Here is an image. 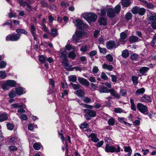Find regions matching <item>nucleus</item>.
Masks as SVG:
<instances>
[{
	"instance_id": "f257e3e1",
	"label": "nucleus",
	"mask_w": 156,
	"mask_h": 156,
	"mask_svg": "<svg viewBox=\"0 0 156 156\" xmlns=\"http://www.w3.org/2000/svg\"><path fill=\"white\" fill-rule=\"evenodd\" d=\"M121 6L117 5L115 7L114 9L109 8L107 11V14L109 18H113L116 15V14H119L121 10Z\"/></svg>"
},
{
	"instance_id": "f03ea898",
	"label": "nucleus",
	"mask_w": 156,
	"mask_h": 156,
	"mask_svg": "<svg viewBox=\"0 0 156 156\" xmlns=\"http://www.w3.org/2000/svg\"><path fill=\"white\" fill-rule=\"evenodd\" d=\"M117 147L116 149L114 146H110L108 144H107L105 146V151L108 153L109 152L118 153L120 151V148L119 145H117Z\"/></svg>"
},
{
	"instance_id": "7ed1b4c3",
	"label": "nucleus",
	"mask_w": 156,
	"mask_h": 156,
	"mask_svg": "<svg viewBox=\"0 0 156 156\" xmlns=\"http://www.w3.org/2000/svg\"><path fill=\"white\" fill-rule=\"evenodd\" d=\"M75 22L76 23V26L78 29L83 30L84 28H88V27L87 24L84 23L80 19H76Z\"/></svg>"
},
{
	"instance_id": "20e7f679",
	"label": "nucleus",
	"mask_w": 156,
	"mask_h": 156,
	"mask_svg": "<svg viewBox=\"0 0 156 156\" xmlns=\"http://www.w3.org/2000/svg\"><path fill=\"white\" fill-rule=\"evenodd\" d=\"M136 107L139 111L142 114H145L148 111L147 106L141 103H137Z\"/></svg>"
},
{
	"instance_id": "39448f33",
	"label": "nucleus",
	"mask_w": 156,
	"mask_h": 156,
	"mask_svg": "<svg viewBox=\"0 0 156 156\" xmlns=\"http://www.w3.org/2000/svg\"><path fill=\"white\" fill-rule=\"evenodd\" d=\"M20 35L19 34L9 35L6 37V40L12 41H17L20 39Z\"/></svg>"
},
{
	"instance_id": "423d86ee",
	"label": "nucleus",
	"mask_w": 156,
	"mask_h": 156,
	"mask_svg": "<svg viewBox=\"0 0 156 156\" xmlns=\"http://www.w3.org/2000/svg\"><path fill=\"white\" fill-rule=\"evenodd\" d=\"M83 36V32L80 31H78L76 32V35L73 36V38L76 41L78 42L79 38Z\"/></svg>"
},
{
	"instance_id": "0eeeda50",
	"label": "nucleus",
	"mask_w": 156,
	"mask_h": 156,
	"mask_svg": "<svg viewBox=\"0 0 156 156\" xmlns=\"http://www.w3.org/2000/svg\"><path fill=\"white\" fill-rule=\"evenodd\" d=\"M119 45L116 44L115 41H110L106 43V46L107 48L111 49L113 48H117Z\"/></svg>"
},
{
	"instance_id": "6e6552de",
	"label": "nucleus",
	"mask_w": 156,
	"mask_h": 156,
	"mask_svg": "<svg viewBox=\"0 0 156 156\" xmlns=\"http://www.w3.org/2000/svg\"><path fill=\"white\" fill-rule=\"evenodd\" d=\"M140 101L144 103H149L152 101V100L149 96L145 95L141 97Z\"/></svg>"
},
{
	"instance_id": "1a4fd4ad",
	"label": "nucleus",
	"mask_w": 156,
	"mask_h": 156,
	"mask_svg": "<svg viewBox=\"0 0 156 156\" xmlns=\"http://www.w3.org/2000/svg\"><path fill=\"white\" fill-rule=\"evenodd\" d=\"M8 118V115L5 112H0V122L7 120Z\"/></svg>"
},
{
	"instance_id": "9d476101",
	"label": "nucleus",
	"mask_w": 156,
	"mask_h": 156,
	"mask_svg": "<svg viewBox=\"0 0 156 156\" xmlns=\"http://www.w3.org/2000/svg\"><path fill=\"white\" fill-rule=\"evenodd\" d=\"M62 64L65 67V68L68 70L72 71L73 69H71L72 66L69 65L67 58L62 60Z\"/></svg>"
},
{
	"instance_id": "9b49d317",
	"label": "nucleus",
	"mask_w": 156,
	"mask_h": 156,
	"mask_svg": "<svg viewBox=\"0 0 156 156\" xmlns=\"http://www.w3.org/2000/svg\"><path fill=\"white\" fill-rule=\"evenodd\" d=\"M83 111L85 113L87 114V115L90 117H94L96 116V113L94 111L86 109H84Z\"/></svg>"
},
{
	"instance_id": "f8f14e48",
	"label": "nucleus",
	"mask_w": 156,
	"mask_h": 156,
	"mask_svg": "<svg viewBox=\"0 0 156 156\" xmlns=\"http://www.w3.org/2000/svg\"><path fill=\"white\" fill-rule=\"evenodd\" d=\"M109 92L116 99H119L120 97V95L114 89H110Z\"/></svg>"
},
{
	"instance_id": "ddd939ff",
	"label": "nucleus",
	"mask_w": 156,
	"mask_h": 156,
	"mask_svg": "<svg viewBox=\"0 0 156 156\" xmlns=\"http://www.w3.org/2000/svg\"><path fill=\"white\" fill-rule=\"evenodd\" d=\"M99 91L101 93H108L109 92L110 90L103 85L99 86Z\"/></svg>"
},
{
	"instance_id": "4468645a",
	"label": "nucleus",
	"mask_w": 156,
	"mask_h": 156,
	"mask_svg": "<svg viewBox=\"0 0 156 156\" xmlns=\"http://www.w3.org/2000/svg\"><path fill=\"white\" fill-rule=\"evenodd\" d=\"M78 80L80 83L83 85L88 86L89 82L86 79L82 78H79Z\"/></svg>"
},
{
	"instance_id": "2eb2a0df",
	"label": "nucleus",
	"mask_w": 156,
	"mask_h": 156,
	"mask_svg": "<svg viewBox=\"0 0 156 156\" xmlns=\"http://www.w3.org/2000/svg\"><path fill=\"white\" fill-rule=\"evenodd\" d=\"M148 20L153 22L156 20V15L149 12L147 14Z\"/></svg>"
},
{
	"instance_id": "dca6fc26",
	"label": "nucleus",
	"mask_w": 156,
	"mask_h": 156,
	"mask_svg": "<svg viewBox=\"0 0 156 156\" xmlns=\"http://www.w3.org/2000/svg\"><path fill=\"white\" fill-rule=\"evenodd\" d=\"M89 136L91 138V140L94 142L96 143L99 141V139L97 137V135L94 133H91Z\"/></svg>"
},
{
	"instance_id": "f3484780",
	"label": "nucleus",
	"mask_w": 156,
	"mask_h": 156,
	"mask_svg": "<svg viewBox=\"0 0 156 156\" xmlns=\"http://www.w3.org/2000/svg\"><path fill=\"white\" fill-rule=\"evenodd\" d=\"M2 88L4 90H9L10 87L7 80L5 81L2 85Z\"/></svg>"
},
{
	"instance_id": "a211bd4d",
	"label": "nucleus",
	"mask_w": 156,
	"mask_h": 156,
	"mask_svg": "<svg viewBox=\"0 0 156 156\" xmlns=\"http://www.w3.org/2000/svg\"><path fill=\"white\" fill-rule=\"evenodd\" d=\"M140 40L139 38L135 36H132L130 37L129 40L131 43H133L136 42Z\"/></svg>"
},
{
	"instance_id": "6ab92c4d",
	"label": "nucleus",
	"mask_w": 156,
	"mask_h": 156,
	"mask_svg": "<svg viewBox=\"0 0 156 156\" xmlns=\"http://www.w3.org/2000/svg\"><path fill=\"white\" fill-rule=\"evenodd\" d=\"M145 91V89L144 88L142 87L140 89L137 90L135 94L136 95L138 96L143 94Z\"/></svg>"
},
{
	"instance_id": "aec40b11",
	"label": "nucleus",
	"mask_w": 156,
	"mask_h": 156,
	"mask_svg": "<svg viewBox=\"0 0 156 156\" xmlns=\"http://www.w3.org/2000/svg\"><path fill=\"white\" fill-rule=\"evenodd\" d=\"M23 90L22 87H19L16 89V92L17 94L19 95H22L23 94Z\"/></svg>"
},
{
	"instance_id": "412c9836",
	"label": "nucleus",
	"mask_w": 156,
	"mask_h": 156,
	"mask_svg": "<svg viewBox=\"0 0 156 156\" xmlns=\"http://www.w3.org/2000/svg\"><path fill=\"white\" fill-rule=\"evenodd\" d=\"M120 41L122 42H125L126 41L125 39L127 37V34L126 33L123 32L121 33L120 34Z\"/></svg>"
},
{
	"instance_id": "4be33fe9",
	"label": "nucleus",
	"mask_w": 156,
	"mask_h": 156,
	"mask_svg": "<svg viewBox=\"0 0 156 156\" xmlns=\"http://www.w3.org/2000/svg\"><path fill=\"white\" fill-rule=\"evenodd\" d=\"M7 81L10 88L14 87L16 86V83L15 81L12 80H7Z\"/></svg>"
},
{
	"instance_id": "5701e85b",
	"label": "nucleus",
	"mask_w": 156,
	"mask_h": 156,
	"mask_svg": "<svg viewBox=\"0 0 156 156\" xmlns=\"http://www.w3.org/2000/svg\"><path fill=\"white\" fill-rule=\"evenodd\" d=\"M130 4L129 0H122V5L125 7H128Z\"/></svg>"
},
{
	"instance_id": "b1692460",
	"label": "nucleus",
	"mask_w": 156,
	"mask_h": 156,
	"mask_svg": "<svg viewBox=\"0 0 156 156\" xmlns=\"http://www.w3.org/2000/svg\"><path fill=\"white\" fill-rule=\"evenodd\" d=\"M23 104L21 103H14L11 105L12 108H20L23 107Z\"/></svg>"
},
{
	"instance_id": "393cba45",
	"label": "nucleus",
	"mask_w": 156,
	"mask_h": 156,
	"mask_svg": "<svg viewBox=\"0 0 156 156\" xmlns=\"http://www.w3.org/2000/svg\"><path fill=\"white\" fill-rule=\"evenodd\" d=\"M89 16V20H90L93 21H95L97 18V16L94 13H90Z\"/></svg>"
},
{
	"instance_id": "a878e982",
	"label": "nucleus",
	"mask_w": 156,
	"mask_h": 156,
	"mask_svg": "<svg viewBox=\"0 0 156 156\" xmlns=\"http://www.w3.org/2000/svg\"><path fill=\"white\" fill-rule=\"evenodd\" d=\"M124 151L126 152H128V155L130 156L132 152V150L129 146H126L124 147Z\"/></svg>"
},
{
	"instance_id": "bb28decb",
	"label": "nucleus",
	"mask_w": 156,
	"mask_h": 156,
	"mask_svg": "<svg viewBox=\"0 0 156 156\" xmlns=\"http://www.w3.org/2000/svg\"><path fill=\"white\" fill-rule=\"evenodd\" d=\"M102 67L103 68L107 69L109 71H112L113 68L112 65H107L105 63L103 65Z\"/></svg>"
},
{
	"instance_id": "cd10ccee",
	"label": "nucleus",
	"mask_w": 156,
	"mask_h": 156,
	"mask_svg": "<svg viewBox=\"0 0 156 156\" xmlns=\"http://www.w3.org/2000/svg\"><path fill=\"white\" fill-rule=\"evenodd\" d=\"M66 51L65 50L60 53L59 54L62 60L67 58L66 55Z\"/></svg>"
},
{
	"instance_id": "c85d7f7f",
	"label": "nucleus",
	"mask_w": 156,
	"mask_h": 156,
	"mask_svg": "<svg viewBox=\"0 0 156 156\" xmlns=\"http://www.w3.org/2000/svg\"><path fill=\"white\" fill-rule=\"evenodd\" d=\"M99 22L100 25L105 26L107 24L106 19L103 17L101 18L99 20Z\"/></svg>"
},
{
	"instance_id": "c756f323",
	"label": "nucleus",
	"mask_w": 156,
	"mask_h": 156,
	"mask_svg": "<svg viewBox=\"0 0 156 156\" xmlns=\"http://www.w3.org/2000/svg\"><path fill=\"white\" fill-rule=\"evenodd\" d=\"M16 32L18 34H23L25 35H27L28 34V32L24 29H18L16 30Z\"/></svg>"
},
{
	"instance_id": "7c9ffc66",
	"label": "nucleus",
	"mask_w": 156,
	"mask_h": 156,
	"mask_svg": "<svg viewBox=\"0 0 156 156\" xmlns=\"http://www.w3.org/2000/svg\"><path fill=\"white\" fill-rule=\"evenodd\" d=\"M130 103L131 104V109L135 111L136 109L133 99H130Z\"/></svg>"
},
{
	"instance_id": "2f4dec72",
	"label": "nucleus",
	"mask_w": 156,
	"mask_h": 156,
	"mask_svg": "<svg viewBox=\"0 0 156 156\" xmlns=\"http://www.w3.org/2000/svg\"><path fill=\"white\" fill-rule=\"evenodd\" d=\"M138 13L141 16L143 15L146 11L145 9L143 8H140L139 7Z\"/></svg>"
},
{
	"instance_id": "473e14b6",
	"label": "nucleus",
	"mask_w": 156,
	"mask_h": 156,
	"mask_svg": "<svg viewBox=\"0 0 156 156\" xmlns=\"http://www.w3.org/2000/svg\"><path fill=\"white\" fill-rule=\"evenodd\" d=\"M149 69V68L148 67H143L140 69L139 71L141 73L144 74L146 73Z\"/></svg>"
},
{
	"instance_id": "72a5a7b5",
	"label": "nucleus",
	"mask_w": 156,
	"mask_h": 156,
	"mask_svg": "<svg viewBox=\"0 0 156 156\" xmlns=\"http://www.w3.org/2000/svg\"><path fill=\"white\" fill-rule=\"evenodd\" d=\"M129 53L128 50H125L122 51V56L123 57L126 58L129 56Z\"/></svg>"
},
{
	"instance_id": "f704fd0d",
	"label": "nucleus",
	"mask_w": 156,
	"mask_h": 156,
	"mask_svg": "<svg viewBox=\"0 0 156 156\" xmlns=\"http://www.w3.org/2000/svg\"><path fill=\"white\" fill-rule=\"evenodd\" d=\"M57 31V29L55 28L51 29V35L53 37L56 36L58 34Z\"/></svg>"
},
{
	"instance_id": "c9c22d12",
	"label": "nucleus",
	"mask_w": 156,
	"mask_h": 156,
	"mask_svg": "<svg viewBox=\"0 0 156 156\" xmlns=\"http://www.w3.org/2000/svg\"><path fill=\"white\" fill-rule=\"evenodd\" d=\"M138 77L136 76H133L132 77V80L135 85H136L138 83Z\"/></svg>"
},
{
	"instance_id": "e433bc0d",
	"label": "nucleus",
	"mask_w": 156,
	"mask_h": 156,
	"mask_svg": "<svg viewBox=\"0 0 156 156\" xmlns=\"http://www.w3.org/2000/svg\"><path fill=\"white\" fill-rule=\"evenodd\" d=\"M90 13H85L81 14V16L88 21L89 20Z\"/></svg>"
},
{
	"instance_id": "4c0bfd02",
	"label": "nucleus",
	"mask_w": 156,
	"mask_h": 156,
	"mask_svg": "<svg viewBox=\"0 0 156 156\" xmlns=\"http://www.w3.org/2000/svg\"><path fill=\"white\" fill-rule=\"evenodd\" d=\"M125 18L126 20L129 21L132 17V14L131 12H127L125 15Z\"/></svg>"
},
{
	"instance_id": "58836bf2",
	"label": "nucleus",
	"mask_w": 156,
	"mask_h": 156,
	"mask_svg": "<svg viewBox=\"0 0 156 156\" xmlns=\"http://www.w3.org/2000/svg\"><path fill=\"white\" fill-rule=\"evenodd\" d=\"M68 57L73 59L76 57V55L75 52L73 51H70L68 55Z\"/></svg>"
},
{
	"instance_id": "ea45409f",
	"label": "nucleus",
	"mask_w": 156,
	"mask_h": 156,
	"mask_svg": "<svg viewBox=\"0 0 156 156\" xmlns=\"http://www.w3.org/2000/svg\"><path fill=\"white\" fill-rule=\"evenodd\" d=\"M70 81L76 82L77 80V77L75 75H70L69 77Z\"/></svg>"
},
{
	"instance_id": "a19ab883",
	"label": "nucleus",
	"mask_w": 156,
	"mask_h": 156,
	"mask_svg": "<svg viewBox=\"0 0 156 156\" xmlns=\"http://www.w3.org/2000/svg\"><path fill=\"white\" fill-rule=\"evenodd\" d=\"M76 94L79 97H83L84 95V93L81 90H78L76 91Z\"/></svg>"
},
{
	"instance_id": "79ce46f5",
	"label": "nucleus",
	"mask_w": 156,
	"mask_h": 156,
	"mask_svg": "<svg viewBox=\"0 0 156 156\" xmlns=\"http://www.w3.org/2000/svg\"><path fill=\"white\" fill-rule=\"evenodd\" d=\"M16 92H15L14 90H12L9 93V96L10 98H12L16 96Z\"/></svg>"
},
{
	"instance_id": "37998d69",
	"label": "nucleus",
	"mask_w": 156,
	"mask_h": 156,
	"mask_svg": "<svg viewBox=\"0 0 156 156\" xmlns=\"http://www.w3.org/2000/svg\"><path fill=\"white\" fill-rule=\"evenodd\" d=\"M115 123V119L113 118H111L108 121V123L111 126H113Z\"/></svg>"
},
{
	"instance_id": "c03bdc74",
	"label": "nucleus",
	"mask_w": 156,
	"mask_h": 156,
	"mask_svg": "<svg viewBox=\"0 0 156 156\" xmlns=\"http://www.w3.org/2000/svg\"><path fill=\"white\" fill-rule=\"evenodd\" d=\"M33 147L36 150H39L41 147V144L39 143H34L33 145Z\"/></svg>"
},
{
	"instance_id": "a18cd8bd",
	"label": "nucleus",
	"mask_w": 156,
	"mask_h": 156,
	"mask_svg": "<svg viewBox=\"0 0 156 156\" xmlns=\"http://www.w3.org/2000/svg\"><path fill=\"white\" fill-rule=\"evenodd\" d=\"M139 7L135 6L133 7L131 10L132 13L133 14H136L138 13Z\"/></svg>"
},
{
	"instance_id": "49530a36",
	"label": "nucleus",
	"mask_w": 156,
	"mask_h": 156,
	"mask_svg": "<svg viewBox=\"0 0 156 156\" xmlns=\"http://www.w3.org/2000/svg\"><path fill=\"white\" fill-rule=\"evenodd\" d=\"M6 73L4 71H0V77L2 79H4L6 77Z\"/></svg>"
},
{
	"instance_id": "de8ad7c7",
	"label": "nucleus",
	"mask_w": 156,
	"mask_h": 156,
	"mask_svg": "<svg viewBox=\"0 0 156 156\" xmlns=\"http://www.w3.org/2000/svg\"><path fill=\"white\" fill-rule=\"evenodd\" d=\"M106 58L107 59V60L109 62H112L113 60V57L110 54H108L106 55Z\"/></svg>"
},
{
	"instance_id": "09e8293b",
	"label": "nucleus",
	"mask_w": 156,
	"mask_h": 156,
	"mask_svg": "<svg viewBox=\"0 0 156 156\" xmlns=\"http://www.w3.org/2000/svg\"><path fill=\"white\" fill-rule=\"evenodd\" d=\"M100 53L103 54L106 53L107 52V50L105 48H101L99 46H98Z\"/></svg>"
},
{
	"instance_id": "8fccbe9b",
	"label": "nucleus",
	"mask_w": 156,
	"mask_h": 156,
	"mask_svg": "<svg viewBox=\"0 0 156 156\" xmlns=\"http://www.w3.org/2000/svg\"><path fill=\"white\" fill-rule=\"evenodd\" d=\"M120 94L122 96H125L127 94V91L125 90L122 89L120 90Z\"/></svg>"
},
{
	"instance_id": "3c124183",
	"label": "nucleus",
	"mask_w": 156,
	"mask_h": 156,
	"mask_svg": "<svg viewBox=\"0 0 156 156\" xmlns=\"http://www.w3.org/2000/svg\"><path fill=\"white\" fill-rule=\"evenodd\" d=\"M83 101L86 103H89L91 101V99L88 97H85L83 98Z\"/></svg>"
},
{
	"instance_id": "603ef678",
	"label": "nucleus",
	"mask_w": 156,
	"mask_h": 156,
	"mask_svg": "<svg viewBox=\"0 0 156 156\" xmlns=\"http://www.w3.org/2000/svg\"><path fill=\"white\" fill-rule=\"evenodd\" d=\"M88 123L86 122H83L82 123L80 126V128L82 129H84L87 128L88 126Z\"/></svg>"
},
{
	"instance_id": "864d4df0",
	"label": "nucleus",
	"mask_w": 156,
	"mask_h": 156,
	"mask_svg": "<svg viewBox=\"0 0 156 156\" xmlns=\"http://www.w3.org/2000/svg\"><path fill=\"white\" fill-rule=\"evenodd\" d=\"M65 47L66 49L68 51H69L71 49H75L74 47L72 46V45L70 44H67L65 46Z\"/></svg>"
},
{
	"instance_id": "5fc2aeb1",
	"label": "nucleus",
	"mask_w": 156,
	"mask_h": 156,
	"mask_svg": "<svg viewBox=\"0 0 156 156\" xmlns=\"http://www.w3.org/2000/svg\"><path fill=\"white\" fill-rule=\"evenodd\" d=\"M97 53V51L95 50H93L91 51L89 53V56L91 58L94 56H95Z\"/></svg>"
},
{
	"instance_id": "6e6d98bb",
	"label": "nucleus",
	"mask_w": 156,
	"mask_h": 156,
	"mask_svg": "<svg viewBox=\"0 0 156 156\" xmlns=\"http://www.w3.org/2000/svg\"><path fill=\"white\" fill-rule=\"evenodd\" d=\"M49 85L52 89L54 87V82L52 79H50L49 80Z\"/></svg>"
},
{
	"instance_id": "4d7b16f0",
	"label": "nucleus",
	"mask_w": 156,
	"mask_h": 156,
	"mask_svg": "<svg viewBox=\"0 0 156 156\" xmlns=\"http://www.w3.org/2000/svg\"><path fill=\"white\" fill-rule=\"evenodd\" d=\"M87 46L85 45L83 46L80 49V50L83 52H85L87 51Z\"/></svg>"
},
{
	"instance_id": "13d9d810",
	"label": "nucleus",
	"mask_w": 156,
	"mask_h": 156,
	"mask_svg": "<svg viewBox=\"0 0 156 156\" xmlns=\"http://www.w3.org/2000/svg\"><path fill=\"white\" fill-rule=\"evenodd\" d=\"M7 126L8 129L9 130H12L14 128L13 125L11 123H8L7 124Z\"/></svg>"
},
{
	"instance_id": "bf43d9fd",
	"label": "nucleus",
	"mask_w": 156,
	"mask_h": 156,
	"mask_svg": "<svg viewBox=\"0 0 156 156\" xmlns=\"http://www.w3.org/2000/svg\"><path fill=\"white\" fill-rule=\"evenodd\" d=\"M106 9L104 8H103L101 9V16H105L106 15Z\"/></svg>"
},
{
	"instance_id": "052dcab7",
	"label": "nucleus",
	"mask_w": 156,
	"mask_h": 156,
	"mask_svg": "<svg viewBox=\"0 0 156 156\" xmlns=\"http://www.w3.org/2000/svg\"><path fill=\"white\" fill-rule=\"evenodd\" d=\"M114 111L115 113H121L123 112L122 109L119 108H115Z\"/></svg>"
},
{
	"instance_id": "680f3d73",
	"label": "nucleus",
	"mask_w": 156,
	"mask_h": 156,
	"mask_svg": "<svg viewBox=\"0 0 156 156\" xmlns=\"http://www.w3.org/2000/svg\"><path fill=\"white\" fill-rule=\"evenodd\" d=\"M36 30V29L35 27L34 26L31 24V28H30V31L32 35H34V33H35L34 31Z\"/></svg>"
},
{
	"instance_id": "e2e57ef3",
	"label": "nucleus",
	"mask_w": 156,
	"mask_h": 156,
	"mask_svg": "<svg viewBox=\"0 0 156 156\" xmlns=\"http://www.w3.org/2000/svg\"><path fill=\"white\" fill-rule=\"evenodd\" d=\"M101 77L102 79L104 80H106L108 79V77L104 72L101 73Z\"/></svg>"
},
{
	"instance_id": "0e129e2a",
	"label": "nucleus",
	"mask_w": 156,
	"mask_h": 156,
	"mask_svg": "<svg viewBox=\"0 0 156 156\" xmlns=\"http://www.w3.org/2000/svg\"><path fill=\"white\" fill-rule=\"evenodd\" d=\"M112 78V80L113 82L116 83L117 82V78L116 76L113 75H110Z\"/></svg>"
},
{
	"instance_id": "69168bd1",
	"label": "nucleus",
	"mask_w": 156,
	"mask_h": 156,
	"mask_svg": "<svg viewBox=\"0 0 156 156\" xmlns=\"http://www.w3.org/2000/svg\"><path fill=\"white\" fill-rule=\"evenodd\" d=\"M118 121L121 123H124V122H125V120L126 119L123 117H119L118 119Z\"/></svg>"
},
{
	"instance_id": "338daca9",
	"label": "nucleus",
	"mask_w": 156,
	"mask_h": 156,
	"mask_svg": "<svg viewBox=\"0 0 156 156\" xmlns=\"http://www.w3.org/2000/svg\"><path fill=\"white\" fill-rule=\"evenodd\" d=\"M9 149L12 151H17L18 148H17L14 146L11 145L9 147Z\"/></svg>"
},
{
	"instance_id": "774afa93",
	"label": "nucleus",
	"mask_w": 156,
	"mask_h": 156,
	"mask_svg": "<svg viewBox=\"0 0 156 156\" xmlns=\"http://www.w3.org/2000/svg\"><path fill=\"white\" fill-rule=\"evenodd\" d=\"M6 65V63L3 61H2L0 62V68H3L5 67Z\"/></svg>"
}]
</instances>
